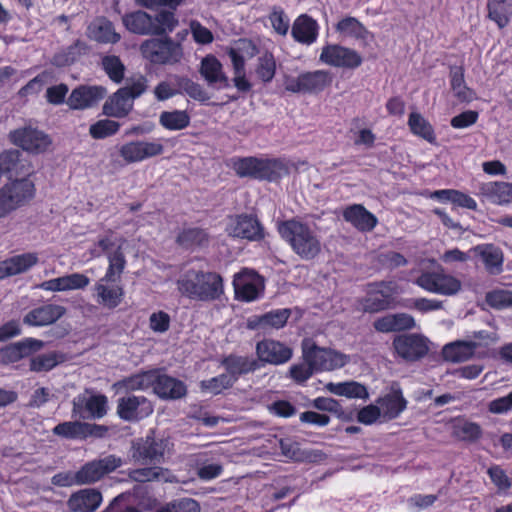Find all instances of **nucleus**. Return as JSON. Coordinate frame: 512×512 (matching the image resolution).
I'll return each instance as SVG.
<instances>
[{"instance_id":"obj_1","label":"nucleus","mask_w":512,"mask_h":512,"mask_svg":"<svg viewBox=\"0 0 512 512\" xmlns=\"http://www.w3.org/2000/svg\"><path fill=\"white\" fill-rule=\"evenodd\" d=\"M125 267L126 258L124 253L117 251L108 254L106 272L93 288L97 304L107 309H114L122 302L124 297L122 286L112 283L120 280Z\"/></svg>"},{"instance_id":"obj_2","label":"nucleus","mask_w":512,"mask_h":512,"mask_svg":"<svg viewBox=\"0 0 512 512\" xmlns=\"http://www.w3.org/2000/svg\"><path fill=\"white\" fill-rule=\"evenodd\" d=\"M182 296L198 301H212L223 293V281L219 274L190 269L177 280Z\"/></svg>"},{"instance_id":"obj_3","label":"nucleus","mask_w":512,"mask_h":512,"mask_svg":"<svg viewBox=\"0 0 512 512\" xmlns=\"http://www.w3.org/2000/svg\"><path fill=\"white\" fill-rule=\"evenodd\" d=\"M281 237L291 249L303 260H312L322 251L318 234L306 223L297 219L284 221L278 225Z\"/></svg>"},{"instance_id":"obj_4","label":"nucleus","mask_w":512,"mask_h":512,"mask_svg":"<svg viewBox=\"0 0 512 512\" xmlns=\"http://www.w3.org/2000/svg\"><path fill=\"white\" fill-rule=\"evenodd\" d=\"M232 168L240 177L275 181L288 173L284 162L278 159L243 157L232 159Z\"/></svg>"},{"instance_id":"obj_5","label":"nucleus","mask_w":512,"mask_h":512,"mask_svg":"<svg viewBox=\"0 0 512 512\" xmlns=\"http://www.w3.org/2000/svg\"><path fill=\"white\" fill-rule=\"evenodd\" d=\"M36 188L29 177L15 178L0 188V218L27 205L35 197Z\"/></svg>"},{"instance_id":"obj_6","label":"nucleus","mask_w":512,"mask_h":512,"mask_svg":"<svg viewBox=\"0 0 512 512\" xmlns=\"http://www.w3.org/2000/svg\"><path fill=\"white\" fill-rule=\"evenodd\" d=\"M302 358L318 371H332L350 362V356L336 350L317 346L311 339L302 341Z\"/></svg>"},{"instance_id":"obj_7","label":"nucleus","mask_w":512,"mask_h":512,"mask_svg":"<svg viewBox=\"0 0 512 512\" xmlns=\"http://www.w3.org/2000/svg\"><path fill=\"white\" fill-rule=\"evenodd\" d=\"M142 56L154 64H176L183 57L181 45L171 38L148 39L140 46Z\"/></svg>"},{"instance_id":"obj_8","label":"nucleus","mask_w":512,"mask_h":512,"mask_svg":"<svg viewBox=\"0 0 512 512\" xmlns=\"http://www.w3.org/2000/svg\"><path fill=\"white\" fill-rule=\"evenodd\" d=\"M333 75L327 70L308 71L299 74L297 77L288 76L285 78L284 86L292 93H319L330 86Z\"/></svg>"},{"instance_id":"obj_9","label":"nucleus","mask_w":512,"mask_h":512,"mask_svg":"<svg viewBox=\"0 0 512 512\" xmlns=\"http://www.w3.org/2000/svg\"><path fill=\"white\" fill-rule=\"evenodd\" d=\"M415 284L429 293L443 296H454L462 289V282L458 278L443 271L423 272Z\"/></svg>"},{"instance_id":"obj_10","label":"nucleus","mask_w":512,"mask_h":512,"mask_svg":"<svg viewBox=\"0 0 512 512\" xmlns=\"http://www.w3.org/2000/svg\"><path fill=\"white\" fill-rule=\"evenodd\" d=\"M9 139L14 145L32 154L44 153L52 144V139L48 134L32 126L11 131Z\"/></svg>"},{"instance_id":"obj_11","label":"nucleus","mask_w":512,"mask_h":512,"mask_svg":"<svg viewBox=\"0 0 512 512\" xmlns=\"http://www.w3.org/2000/svg\"><path fill=\"white\" fill-rule=\"evenodd\" d=\"M398 294L395 282H379L368 286L366 297L361 301L364 312L375 313L389 309Z\"/></svg>"},{"instance_id":"obj_12","label":"nucleus","mask_w":512,"mask_h":512,"mask_svg":"<svg viewBox=\"0 0 512 512\" xmlns=\"http://www.w3.org/2000/svg\"><path fill=\"white\" fill-rule=\"evenodd\" d=\"M118 152L126 164H133L163 154L164 146L159 139L133 140L122 144Z\"/></svg>"},{"instance_id":"obj_13","label":"nucleus","mask_w":512,"mask_h":512,"mask_svg":"<svg viewBox=\"0 0 512 512\" xmlns=\"http://www.w3.org/2000/svg\"><path fill=\"white\" fill-rule=\"evenodd\" d=\"M170 446L168 439H157L154 436L147 435L133 443L132 458L141 463H157L170 451Z\"/></svg>"},{"instance_id":"obj_14","label":"nucleus","mask_w":512,"mask_h":512,"mask_svg":"<svg viewBox=\"0 0 512 512\" xmlns=\"http://www.w3.org/2000/svg\"><path fill=\"white\" fill-rule=\"evenodd\" d=\"M107 397L85 391L73 399L72 413L79 418L100 419L107 413Z\"/></svg>"},{"instance_id":"obj_15","label":"nucleus","mask_w":512,"mask_h":512,"mask_svg":"<svg viewBox=\"0 0 512 512\" xmlns=\"http://www.w3.org/2000/svg\"><path fill=\"white\" fill-rule=\"evenodd\" d=\"M319 60L329 66L354 69L361 65L362 57L353 49L328 44L321 50Z\"/></svg>"},{"instance_id":"obj_16","label":"nucleus","mask_w":512,"mask_h":512,"mask_svg":"<svg viewBox=\"0 0 512 512\" xmlns=\"http://www.w3.org/2000/svg\"><path fill=\"white\" fill-rule=\"evenodd\" d=\"M122 463V459L115 455H108L102 459L88 462L76 472L78 485L94 483L104 475L116 470Z\"/></svg>"},{"instance_id":"obj_17","label":"nucleus","mask_w":512,"mask_h":512,"mask_svg":"<svg viewBox=\"0 0 512 512\" xmlns=\"http://www.w3.org/2000/svg\"><path fill=\"white\" fill-rule=\"evenodd\" d=\"M152 403L144 396L128 395L117 402L118 416L128 422L140 421L153 413Z\"/></svg>"},{"instance_id":"obj_18","label":"nucleus","mask_w":512,"mask_h":512,"mask_svg":"<svg viewBox=\"0 0 512 512\" xmlns=\"http://www.w3.org/2000/svg\"><path fill=\"white\" fill-rule=\"evenodd\" d=\"M396 353L403 359L415 361L424 357L429 351V341L422 335L405 334L393 341Z\"/></svg>"},{"instance_id":"obj_19","label":"nucleus","mask_w":512,"mask_h":512,"mask_svg":"<svg viewBox=\"0 0 512 512\" xmlns=\"http://www.w3.org/2000/svg\"><path fill=\"white\" fill-rule=\"evenodd\" d=\"M233 286L236 297L247 302L257 299L264 289L263 279L247 269L234 276Z\"/></svg>"},{"instance_id":"obj_20","label":"nucleus","mask_w":512,"mask_h":512,"mask_svg":"<svg viewBox=\"0 0 512 512\" xmlns=\"http://www.w3.org/2000/svg\"><path fill=\"white\" fill-rule=\"evenodd\" d=\"M256 353L261 362L273 365L284 364L288 362L293 355V351L290 347L271 339L258 342L256 345Z\"/></svg>"},{"instance_id":"obj_21","label":"nucleus","mask_w":512,"mask_h":512,"mask_svg":"<svg viewBox=\"0 0 512 512\" xmlns=\"http://www.w3.org/2000/svg\"><path fill=\"white\" fill-rule=\"evenodd\" d=\"M226 231L229 236L248 240H259L263 237L262 227L258 220L248 215L230 218Z\"/></svg>"},{"instance_id":"obj_22","label":"nucleus","mask_w":512,"mask_h":512,"mask_svg":"<svg viewBox=\"0 0 512 512\" xmlns=\"http://www.w3.org/2000/svg\"><path fill=\"white\" fill-rule=\"evenodd\" d=\"M107 91L102 86H80L75 88L68 97L67 104L71 109L83 110L91 108L101 101Z\"/></svg>"},{"instance_id":"obj_23","label":"nucleus","mask_w":512,"mask_h":512,"mask_svg":"<svg viewBox=\"0 0 512 512\" xmlns=\"http://www.w3.org/2000/svg\"><path fill=\"white\" fill-rule=\"evenodd\" d=\"M90 284V278L83 273L75 272L42 282L39 288L49 292H67L83 290Z\"/></svg>"},{"instance_id":"obj_24","label":"nucleus","mask_w":512,"mask_h":512,"mask_svg":"<svg viewBox=\"0 0 512 512\" xmlns=\"http://www.w3.org/2000/svg\"><path fill=\"white\" fill-rule=\"evenodd\" d=\"M107 429L104 426L79 421H67L56 425L53 433L69 439L85 438L88 435L101 436Z\"/></svg>"},{"instance_id":"obj_25","label":"nucleus","mask_w":512,"mask_h":512,"mask_svg":"<svg viewBox=\"0 0 512 512\" xmlns=\"http://www.w3.org/2000/svg\"><path fill=\"white\" fill-rule=\"evenodd\" d=\"M66 313V308L58 304H46L29 311L23 318V322L29 326H47Z\"/></svg>"},{"instance_id":"obj_26","label":"nucleus","mask_w":512,"mask_h":512,"mask_svg":"<svg viewBox=\"0 0 512 512\" xmlns=\"http://www.w3.org/2000/svg\"><path fill=\"white\" fill-rule=\"evenodd\" d=\"M38 263V255L34 252L14 255L0 261V280L22 274Z\"/></svg>"},{"instance_id":"obj_27","label":"nucleus","mask_w":512,"mask_h":512,"mask_svg":"<svg viewBox=\"0 0 512 512\" xmlns=\"http://www.w3.org/2000/svg\"><path fill=\"white\" fill-rule=\"evenodd\" d=\"M470 251L481 259L488 274L499 275L503 271L504 256L499 247L493 244H480Z\"/></svg>"},{"instance_id":"obj_28","label":"nucleus","mask_w":512,"mask_h":512,"mask_svg":"<svg viewBox=\"0 0 512 512\" xmlns=\"http://www.w3.org/2000/svg\"><path fill=\"white\" fill-rule=\"evenodd\" d=\"M102 503V494L91 488L73 493L67 501L71 512H94Z\"/></svg>"},{"instance_id":"obj_29","label":"nucleus","mask_w":512,"mask_h":512,"mask_svg":"<svg viewBox=\"0 0 512 512\" xmlns=\"http://www.w3.org/2000/svg\"><path fill=\"white\" fill-rule=\"evenodd\" d=\"M199 73L210 86H229V79L223 71L222 64L214 55H207L201 60Z\"/></svg>"},{"instance_id":"obj_30","label":"nucleus","mask_w":512,"mask_h":512,"mask_svg":"<svg viewBox=\"0 0 512 512\" xmlns=\"http://www.w3.org/2000/svg\"><path fill=\"white\" fill-rule=\"evenodd\" d=\"M343 218L361 232L373 230L378 223L376 216L360 204L347 207L343 211Z\"/></svg>"},{"instance_id":"obj_31","label":"nucleus","mask_w":512,"mask_h":512,"mask_svg":"<svg viewBox=\"0 0 512 512\" xmlns=\"http://www.w3.org/2000/svg\"><path fill=\"white\" fill-rule=\"evenodd\" d=\"M291 35L295 41L311 45L318 37V24L310 16L302 14L293 22Z\"/></svg>"},{"instance_id":"obj_32","label":"nucleus","mask_w":512,"mask_h":512,"mask_svg":"<svg viewBox=\"0 0 512 512\" xmlns=\"http://www.w3.org/2000/svg\"><path fill=\"white\" fill-rule=\"evenodd\" d=\"M87 36L96 42L114 44L120 40L111 21L104 17L94 19L87 28Z\"/></svg>"},{"instance_id":"obj_33","label":"nucleus","mask_w":512,"mask_h":512,"mask_svg":"<svg viewBox=\"0 0 512 512\" xmlns=\"http://www.w3.org/2000/svg\"><path fill=\"white\" fill-rule=\"evenodd\" d=\"M167 80L170 83L172 90H174L175 95L187 94L189 97L200 102H204L209 99L202 86L186 76L173 74L169 75Z\"/></svg>"},{"instance_id":"obj_34","label":"nucleus","mask_w":512,"mask_h":512,"mask_svg":"<svg viewBox=\"0 0 512 512\" xmlns=\"http://www.w3.org/2000/svg\"><path fill=\"white\" fill-rule=\"evenodd\" d=\"M154 392L164 399H179L186 394V386L183 382L157 371V379L152 386Z\"/></svg>"},{"instance_id":"obj_35","label":"nucleus","mask_w":512,"mask_h":512,"mask_svg":"<svg viewBox=\"0 0 512 512\" xmlns=\"http://www.w3.org/2000/svg\"><path fill=\"white\" fill-rule=\"evenodd\" d=\"M479 192L494 204L504 205L512 203V184L507 182L483 183Z\"/></svg>"},{"instance_id":"obj_36","label":"nucleus","mask_w":512,"mask_h":512,"mask_svg":"<svg viewBox=\"0 0 512 512\" xmlns=\"http://www.w3.org/2000/svg\"><path fill=\"white\" fill-rule=\"evenodd\" d=\"M157 379V370L142 371L116 382L113 387L117 391L146 390L152 387Z\"/></svg>"},{"instance_id":"obj_37","label":"nucleus","mask_w":512,"mask_h":512,"mask_svg":"<svg viewBox=\"0 0 512 512\" xmlns=\"http://www.w3.org/2000/svg\"><path fill=\"white\" fill-rule=\"evenodd\" d=\"M379 408L385 419L397 418L405 409L407 402L404 399L400 389L392 388L389 393L380 398Z\"/></svg>"},{"instance_id":"obj_38","label":"nucleus","mask_w":512,"mask_h":512,"mask_svg":"<svg viewBox=\"0 0 512 512\" xmlns=\"http://www.w3.org/2000/svg\"><path fill=\"white\" fill-rule=\"evenodd\" d=\"M133 108V100L121 88L117 90L103 105V113L110 117L122 118Z\"/></svg>"},{"instance_id":"obj_39","label":"nucleus","mask_w":512,"mask_h":512,"mask_svg":"<svg viewBox=\"0 0 512 512\" xmlns=\"http://www.w3.org/2000/svg\"><path fill=\"white\" fill-rule=\"evenodd\" d=\"M480 343L476 341H455L446 344L443 348V357L450 362H464L470 359Z\"/></svg>"},{"instance_id":"obj_40","label":"nucleus","mask_w":512,"mask_h":512,"mask_svg":"<svg viewBox=\"0 0 512 512\" xmlns=\"http://www.w3.org/2000/svg\"><path fill=\"white\" fill-rule=\"evenodd\" d=\"M0 161L7 176L10 178L31 172L30 165L21 159V152L16 149L3 151L0 154Z\"/></svg>"},{"instance_id":"obj_41","label":"nucleus","mask_w":512,"mask_h":512,"mask_svg":"<svg viewBox=\"0 0 512 512\" xmlns=\"http://www.w3.org/2000/svg\"><path fill=\"white\" fill-rule=\"evenodd\" d=\"M222 365L227 371L225 374L233 376L234 383L240 375L255 371L259 368L258 362L256 360L248 357L234 355L226 357L222 361Z\"/></svg>"},{"instance_id":"obj_42","label":"nucleus","mask_w":512,"mask_h":512,"mask_svg":"<svg viewBox=\"0 0 512 512\" xmlns=\"http://www.w3.org/2000/svg\"><path fill=\"white\" fill-rule=\"evenodd\" d=\"M124 26L132 33L153 35L152 16L144 11H135L122 18Z\"/></svg>"},{"instance_id":"obj_43","label":"nucleus","mask_w":512,"mask_h":512,"mask_svg":"<svg viewBox=\"0 0 512 512\" xmlns=\"http://www.w3.org/2000/svg\"><path fill=\"white\" fill-rule=\"evenodd\" d=\"M279 447L282 455L292 461H315L322 456L320 451L301 450L299 444L291 439H281Z\"/></svg>"},{"instance_id":"obj_44","label":"nucleus","mask_w":512,"mask_h":512,"mask_svg":"<svg viewBox=\"0 0 512 512\" xmlns=\"http://www.w3.org/2000/svg\"><path fill=\"white\" fill-rule=\"evenodd\" d=\"M325 388L330 393L337 396H345L347 398H368V391L365 386L355 381L333 383L329 382Z\"/></svg>"},{"instance_id":"obj_45","label":"nucleus","mask_w":512,"mask_h":512,"mask_svg":"<svg viewBox=\"0 0 512 512\" xmlns=\"http://www.w3.org/2000/svg\"><path fill=\"white\" fill-rule=\"evenodd\" d=\"M488 17L494 21L499 28L508 25L512 17V0H488Z\"/></svg>"},{"instance_id":"obj_46","label":"nucleus","mask_w":512,"mask_h":512,"mask_svg":"<svg viewBox=\"0 0 512 512\" xmlns=\"http://www.w3.org/2000/svg\"><path fill=\"white\" fill-rule=\"evenodd\" d=\"M125 243V239L117 237L114 232L108 231L105 235L99 237L95 246L90 250L92 257L97 258L102 254L108 256L109 253L120 251L123 253L122 247Z\"/></svg>"},{"instance_id":"obj_47","label":"nucleus","mask_w":512,"mask_h":512,"mask_svg":"<svg viewBox=\"0 0 512 512\" xmlns=\"http://www.w3.org/2000/svg\"><path fill=\"white\" fill-rule=\"evenodd\" d=\"M450 83L454 96L461 102H471L475 99V93L468 88L464 81V71L462 67H452L450 71Z\"/></svg>"},{"instance_id":"obj_48","label":"nucleus","mask_w":512,"mask_h":512,"mask_svg":"<svg viewBox=\"0 0 512 512\" xmlns=\"http://www.w3.org/2000/svg\"><path fill=\"white\" fill-rule=\"evenodd\" d=\"M336 31L343 38L365 41L369 36L368 30L354 17H346L336 25Z\"/></svg>"},{"instance_id":"obj_49","label":"nucleus","mask_w":512,"mask_h":512,"mask_svg":"<svg viewBox=\"0 0 512 512\" xmlns=\"http://www.w3.org/2000/svg\"><path fill=\"white\" fill-rule=\"evenodd\" d=\"M159 123L167 130H182L189 126L190 116L184 110L163 111L159 116Z\"/></svg>"},{"instance_id":"obj_50","label":"nucleus","mask_w":512,"mask_h":512,"mask_svg":"<svg viewBox=\"0 0 512 512\" xmlns=\"http://www.w3.org/2000/svg\"><path fill=\"white\" fill-rule=\"evenodd\" d=\"M408 125L413 134L422 137L428 142L435 140L432 126L421 114L412 112L409 115Z\"/></svg>"},{"instance_id":"obj_51","label":"nucleus","mask_w":512,"mask_h":512,"mask_svg":"<svg viewBox=\"0 0 512 512\" xmlns=\"http://www.w3.org/2000/svg\"><path fill=\"white\" fill-rule=\"evenodd\" d=\"M178 21L173 12L162 10L152 16L153 35H161L173 31Z\"/></svg>"},{"instance_id":"obj_52","label":"nucleus","mask_w":512,"mask_h":512,"mask_svg":"<svg viewBox=\"0 0 512 512\" xmlns=\"http://www.w3.org/2000/svg\"><path fill=\"white\" fill-rule=\"evenodd\" d=\"M101 65L108 77L115 83H120L124 78L125 66L116 55L102 57Z\"/></svg>"},{"instance_id":"obj_53","label":"nucleus","mask_w":512,"mask_h":512,"mask_svg":"<svg viewBox=\"0 0 512 512\" xmlns=\"http://www.w3.org/2000/svg\"><path fill=\"white\" fill-rule=\"evenodd\" d=\"M177 241L186 248L203 246L208 241V235L200 228H187L178 235Z\"/></svg>"},{"instance_id":"obj_54","label":"nucleus","mask_w":512,"mask_h":512,"mask_svg":"<svg viewBox=\"0 0 512 512\" xmlns=\"http://www.w3.org/2000/svg\"><path fill=\"white\" fill-rule=\"evenodd\" d=\"M233 384V376L223 373L211 379L201 381L200 389L203 392L217 395L223 390L230 388Z\"/></svg>"},{"instance_id":"obj_55","label":"nucleus","mask_w":512,"mask_h":512,"mask_svg":"<svg viewBox=\"0 0 512 512\" xmlns=\"http://www.w3.org/2000/svg\"><path fill=\"white\" fill-rule=\"evenodd\" d=\"M454 434L464 441H475L481 437L482 429L474 422L460 421L454 425Z\"/></svg>"},{"instance_id":"obj_56","label":"nucleus","mask_w":512,"mask_h":512,"mask_svg":"<svg viewBox=\"0 0 512 512\" xmlns=\"http://www.w3.org/2000/svg\"><path fill=\"white\" fill-rule=\"evenodd\" d=\"M120 128V124L116 121L103 119L92 124L89 133L94 139H103L114 135Z\"/></svg>"},{"instance_id":"obj_57","label":"nucleus","mask_w":512,"mask_h":512,"mask_svg":"<svg viewBox=\"0 0 512 512\" xmlns=\"http://www.w3.org/2000/svg\"><path fill=\"white\" fill-rule=\"evenodd\" d=\"M129 478L136 482H147L160 479L167 481V478L165 477V470L160 467H147L131 470L129 472Z\"/></svg>"},{"instance_id":"obj_58","label":"nucleus","mask_w":512,"mask_h":512,"mask_svg":"<svg viewBox=\"0 0 512 512\" xmlns=\"http://www.w3.org/2000/svg\"><path fill=\"white\" fill-rule=\"evenodd\" d=\"M290 317L289 309H277L263 315L266 331L269 329H280L284 327Z\"/></svg>"},{"instance_id":"obj_59","label":"nucleus","mask_w":512,"mask_h":512,"mask_svg":"<svg viewBox=\"0 0 512 512\" xmlns=\"http://www.w3.org/2000/svg\"><path fill=\"white\" fill-rule=\"evenodd\" d=\"M269 21L277 34L287 35L290 28V19L283 9L274 8L269 15Z\"/></svg>"},{"instance_id":"obj_60","label":"nucleus","mask_w":512,"mask_h":512,"mask_svg":"<svg viewBox=\"0 0 512 512\" xmlns=\"http://www.w3.org/2000/svg\"><path fill=\"white\" fill-rule=\"evenodd\" d=\"M486 302L496 309L512 307V291L495 290L486 295Z\"/></svg>"},{"instance_id":"obj_61","label":"nucleus","mask_w":512,"mask_h":512,"mask_svg":"<svg viewBox=\"0 0 512 512\" xmlns=\"http://www.w3.org/2000/svg\"><path fill=\"white\" fill-rule=\"evenodd\" d=\"M59 363L56 353L42 354L30 361V369L34 372H43L53 369Z\"/></svg>"},{"instance_id":"obj_62","label":"nucleus","mask_w":512,"mask_h":512,"mask_svg":"<svg viewBox=\"0 0 512 512\" xmlns=\"http://www.w3.org/2000/svg\"><path fill=\"white\" fill-rule=\"evenodd\" d=\"M148 87V80L143 75L135 76L127 80V83L121 89L124 90L128 96L134 99L140 97Z\"/></svg>"},{"instance_id":"obj_63","label":"nucleus","mask_w":512,"mask_h":512,"mask_svg":"<svg viewBox=\"0 0 512 512\" xmlns=\"http://www.w3.org/2000/svg\"><path fill=\"white\" fill-rule=\"evenodd\" d=\"M314 372H316L315 369L305 360L302 363L292 365L289 369L291 378L300 384L307 381Z\"/></svg>"},{"instance_id":"obj_64","label":"nucleus","mask_w":512,"mask_h":512,"mask_svg":"<svg viewBox=\"0 0 512 512\" xmlns=\"http://www.w3.org/2000/svg\"><path fill=\"white\" fill-rule=\"evenodd\" d=\"M20 359L24 357H28L31 354L41 350L44 346L43 341L35 339V338H25L21 341L14 343Z\"/></svg>"}]
</instances>
